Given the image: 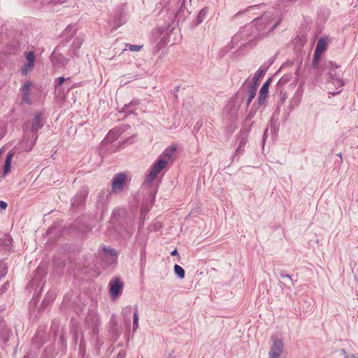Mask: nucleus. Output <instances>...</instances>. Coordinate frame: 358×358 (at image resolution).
I'll return each instance as SVG.
<instances>
[{
	"mask_svg": "<svg viewBox=\"0 0 358 358\" xmlns=\"http://www.w3.org/2000/svg\"><path fill=\"white\" fill-rule=\"evenodd\" d=\"M273 15L271 13H265L261 17H257L251 23L252 32L255 34V37L265 35L273 31L279 24V21L271 24L273 20Z\"/></svg>",
	"mask_w": 358,
	"mask_h": 358,
	"instance_id": "f257e3e1",
	"label": "nucleus"
},
{
	"mask_svg": "<svg viewBox=\"0 0 358 358\" xmlns=\"http://www.w3.org/2000/svg\"><path fill=\"white\" fill-rule=\"evenodd\" d=\"M43 114L41 112H37L34 114V117L29 125V122H26L22 126V129L24 133L27 134L32 131L35 134L32 136L31 143L34 145L38 138V131L44 126L45 121L43 120Z\"/></svg>",
	"mask_w": 358,
	"mask_h": 358,
	"instance_id": "f03ea898",
	"label": "nucleus"
},
{
	"mask_svg": "<svg viewBox=\"0 0 358 358\" xmlns=\"http://www.w3.org/2000/svg\"><path fill=\"white\" fill-rule=\"evenodd\" d=\"M110 196L111 191L109 189H103L98 194L96 206L97 210L100 211L101 215L108 209V205Z\"/></svg>",
	"mask_w": 358,
	"mask_h": 358,
	"instance_id": "7ed1b4c3",
	"label": "nucleus"
},
{
	"mask_svg": "<svg viewBox=\"0 0 358 358\" xmlns=\"http://www.w3.org/2000/svg\"><path fill=\"white\" fill-rule=\"evenodd\" d=\"M168 162L165 159L159 157L153 164L151 171L147 176V180L150 182H152L160 171L165 168Z\"/></svg>",
	"mask_w": 358,
	"mask_h": 358,
	"instance_id": "20e7f679",
	"label": "nucleus"
},
{
	"mask_svg": "<svg viewBox=\"0 0 358 358\" xmlns=\"http://www.w3.org/2000/svg\"><path fill=\"white\" fill-rule=\"evenodd\" d=\"M83 42L84 38L82 36H77L74 38L67 53L73 60L80 57V48Z\"/></svg>",
	"mask_w": 358,
	"mask_h": 358,
	"instance_id": "39448f33",
	"label": "nucleus"
},
{
	"mask_svg": "<svg viewBox=\"0 0 358 358\" xmlns=\"http://www.w3.org/2000/svg\"><path fill=\"white\" fill-rule=\"evenodd\" d=\"M88 194V188L87 187H82L78 192L72 198L71 206L74 208L83 206Z\"/></svg>",
	"mask_w": 358,
	"mask_h": 358,
	"instance_id": "423d86ee",
	"label": "nucleus"
},
{
	"mask_svg": "<svg viewBox=\"0 0 358 358\" xmlns=\"http://www.w3.org/2000/svg\"><path fill=\"white\" fill-rule=\"evenodd\" d=\"M273 343L268 352V358H279L282 352L283 343L277 338H272Z\"/></svg>",
	"mask_w": 358,
	"mask_h": 358,
	"instance_id": "0eeeda50",
	"label": "nucleus"
},
{
	"mask_svg": "<svg viewBox=\"0 0 358 358\" xmlns=\"http://www.w3.org/2000/svg\"><path fill=\"white\" fill-rule=\"evenodd\" d=\"M51 62L55 66L63 68L68 65L70 59L55 50L51 54Z\"/></svg>",
	"mask_w": 358,
	"mask_h": 358,
	"instance_id": "6e6552de",
	"label": "nucleus"
},
{
	"mask_svg": "<svg viewBox=\"0 0 358 358\" xmlns=\"http://www.w3.org/2000/svg\"><path fill=\"white\" fill-rule=\"evenodd\" d=\"M120 333L121 332L118 328L117 320L115 316L113 315L109 322V336L113 342H115L119 338Z\"/></svg>",
	"mask_w": 358,
	"mask_h": 358,
	"instance_id": "1a4fd4ad",
	"label": "nucleus"
},
{
	"mask_svg": "<svg viewBox=\"0 0 358 358\" xmlns=\"http://www.w3.org/2000/svg\"><path fill=\"white\" fill-rule=\"evenodd\" d=\"M77 31L78 28L76 27V24H69L61 34L62 42L69 43L76 35Z\"/></svg>",
	"mask_w": 358,
	"mask_h": 358,
	"instance_id": "9d476101",
	"label": "nucleus"
},
{
	"mask_svg": "<svg viewBox=\"0 0 358 358\" xmlns=\"http://www.w3.org/2000/svg\"><path fill=\"white\" fill-rule=\"evenodd\" d=\"M126 179V175L120 173L115 175L112 182V190L115 192H120L123 189Z\"/></svg>",
	"mask_w": 358,
	"mask_h": 358,
	"instance_id": "9b49d317",
	"label": "nucleus"
},
{
	"mask_svg": "<svg viewBox=\"0 0 358 358\" xmlns=\"http://www.w3.org/2000/svg\"><path fill=\"white\" fill-rule=\"evenodd\" d=\"M110 294L112 298H116L122 292L123 288V283L119 278H115V280H112L110 283Z\"/></svg>",
	"mask_w": 358,
	"mask_h": 358,
	"instance_id": "f8f14e48",
	"label": "nucleus"
},
{
	"mask_svg": "<svg viewBox=\"0 0 358 358\" xmlns=\"http://www.w3.org/2000/svg\"><path fill=\"white\" fill-rule=\"evenodd\" d=\"M273 80V77H270L267 79V80L264 83L262 87H261L259 92V96H258V104L259 106H262L266 99V96L268 93V88L269 85H271Z\"/></svg>",
	"mask_w": 358,
	"mask_h": 358,
	"instance_id": "ddd939ff",
	"label": "nucleus"
},
{
	"mask_svg": "<svg viewBox=\"0 0 358 358\" xmlns=\"http://www.w3.org/2000/svg\"><path fill=\"white\" fill-rule=\"evenodd\" d=\"M87 325L92 329V334L96 335L99 333V327L101 324V321L97 315H92L88 316L86 319Z\"/></svg>",
	"mask_w": 358,
	"mask_h": 358,
	"instance_id": "4468645a",
	"label": "nucleus"
},
{
	"mask_svg": "<svg viewBox=\"0 0 358 358\" xmlns=\"http://www.w3.org/2000/svg\"><path fill=\"white\" fill-rule=\"evenodd\" d=\"M103 251L105 253V256L108 262L113 263L117 261L118 255L115 249L104 246L103 248Z\"/></svg>",
	"mask_w": 358,
	"mask_h": 358,
	"instance_id": "2eb2a0df",
	"label": "nucleus"
},
{
	"mask_svg": "<svg viewBox=\"0 0 358 358\" xmlns=\"http://www.w3.org/2000/svg\"><path fill=\"white\" fill-rule=\"evenodd\" d=\"M328 73L329 76V82L334 85L337 89L341 88L344 85V82L342 80L339 74H337L336 73H332V71H330Z\"/></svg>",
	"mask_w": 358,
	"mask_h": 358,
	"instance_id": "dca6fc26",
	"label": "nucleus"
},
{
	"mask_svg": "<svg viewBox=\"0 0 358 358\" xmlns=\"http://www.w3.org/2000/svg\"><path fill=\"white\" fill-rule=\"evenodd\" d=\"M268 67L262 66L255 73V76L252 78V82L249 83L248 85H255V87H257L259 80L262 76H264V75L266 73Z\"/></svg>",
	"mask_w": 358,
	"mask_h": 358,
	"instance_id": "f3484780",
	"label": "nucleus"
},
{
	"mask_svg": "<svg viewBox=\"0 0 358 358\" xmlns=\"http://www.w3.org/2000/svg\"><path fill=\"white\" fill-rule=\"evenodd\" d=\"M31 82L27 81L21 89L22 101L25 103H29L30 87Z\"/></svg>",
	"mask_w": 358,
	"mask_h": 358,
	"instance_id": "a211bd4d",
	"label": "nucleus"
},
{
	"mask_svg": "<svg viewBox=\"0 0 358 358\" xmlns=\"http://www.w3.org/2000/svg\"><path fill=\"white\" fill-rule=\"evenodd\" d=\"M139 101L138 100H133L129 103L124 105L122 110L120 112H124L127 114H134L135 108L137 105H138Z\"/></svg>",
	"mask_w": 358,
	"mask_h": 358,
	"instance_id": "6ab92c4d",
	"label": "nucleus"
},
{
	"mask_svg": "<svg viewBox=\"0 0 358 358\" xmlns=\"http://www.w3.org/2000/svg\"><path fill=\"white\" fill-rule=\"evenodd\" d=\"M209 8L208 7L203 8L199 13L196 20L194 22V26H198L206 17Z\"/></svg>",
	"mask_w": 358,
	"mask_h": 358,
	"instance_id": "aec40b11",
	"label": "nucleus"
},
{
	"mask_svg": "<svg viewBox=\"0 0 358 358\" xmlns=\"http://www.w3.org/2000/svg\"><path fill=\"white\" fill-rule=\"evenodd\" d=\"M176 151V147L175 145L169 146L165 149V150L159 157H161L162 159H165V160L168 162Z\"/></svg>",
	"mask_w": 358,
	"mask_h": 358,
	"instance_id": "412c9836",
	"label": "nucleus"
},
{
	"mask_svg": "<svg viewBox=\"0 0 358 358\" xmlns=\"http://www.w3.org/2000/svg\"><path fill=\"white\" fill-rule=\"evenodd\" d=\"M248 97L246 101L247 107L250 104L252 99L255 98L257 93V87H255V85H248Z\"/></svg>",
	"mask_w": 358,
	"mask_h": 358,
	"instance_id": "4be33fe9",
	"label": "nucleus"
},
{
	"mask_svg": "<svg viewBox=\"0 0 358 358\" xmlns=\"http://www.w3.org/2000/svg\"><path fill=\"white\" fill-rule=\"evenodd\" d=\"M327 45V41L324 38H320L317 41V43L316 45L315 52L319 53L322 55L323 52L326 50Z\"/></svg>",
	"mask_w": 358,
	"mask_h": 358,
	"instance_id": "5701e85b",
	"label": "nucleus"
},
{
	"mask_svg": "<svg viewBox=\"0 0 358 358\" xmlns=\"http://www.w3.org/2000/svg\"><path fill=\"white\" fill-rule=\"evenodd\" d=\"M13 156V154L12 152H8L6 155V159L3 169V173L4 176L10 171Z\"/></svg>",
	"mask_w": 358,
	"mask_h": 358,
	"instance_id": "b1692460",
	"label": "nucleus"
},
{
	"mask_svg": "<svg viewBox=\"0 0 358 358\" xmlns=\"http://www.w3.org/2000/svg\"><path fill=\"white\" fill-rule=\"evenodd\" d=\"M120 133L118 130H110L106 136V141L107 142H113L117 139Z\"/></svg>",
	"mask_w": 358,
	"mask_h": 358,
	"instance_id": "393cba45",
	"label": "nucleus"
},
{
	"mask_svg": "<svg viewBox=\"0 0 358 358\" xmlns=\"http://www.w3.org/2000/svg\"><path fill=\"white\" fill-rule=\"evenodd\" d=\"M55 297L56 294L55 292L50 291L45 294L42 303L48 305L52 303L55 300Z\"/></svg>",
	"mask_w": 358,
	"mask_h": 358,
	"instance_id": "a878e982",
	"label": "nucleus"
},
{
	"mask_svg": "<svg viewBox=\"0 0 358 358\" xmlns=\"http://www.w3.org/2000/svg\"><path fill=\"white\" fill-rule=\"evenodd\" d=\"M246 143H247V141L245 138H242L239 143H238V145L236 150V152H235V155L233 157V158H234L236 157V155H241L243 152V150H244V148L246 145Z\"/></svg>",
	"mask_w": 358,
	"mask_h": 358,
	"instance_id": "bb28decb",
	"label": "nucleus"
},
{
	"mask_svg": "<svg viewBox=\"0 0 358 358\" xmlns=\"http://www.w3.org/2000/svg\"><path fill=\"white\" fill-rule=\"evenodd\" d=\"M138 327V310L136 306L134 307L133 316V331H136Z\"/></svg>",
	"mask_w": 358,
	"mask_h": 358,
	"instance_id": "cd10ccee",
	"label": "nucleus"
},
{
	"mask_svg": "<svg viewBox=\"0 0 358 358\" xmlns=\"http://www.w3.org/2000/svg\"><path fill=\"white\" fill-rule=\"evenodd\" d=\"M174 273L176 275L179 277L180 279H183L185 278V270L179 265L176 264L174 266Z\"/></svg>",
	"mask_w": 358,
	"mask_h": 358,
	"instance_id": "c85d7f7f",
	"label": "nucleus"
},
{
	"mask_svg": "<svg viewBox=\"0 0 358 358\" xmlns=\"http://www.w3.org/2000/svg\"><path fill=\"white\" fill-rule=\"evenodd\" d=\"M321 55H322L314 52L313 59L312 62L313 68L317 69L318 70L320 69V68L318 67V64L320 60Z\"/></svg>",
	"mask_w": 358,
	"mask_h": 358,
	"instance_id": "c756f323",
	"label": "nucleus"
},
{
	"mask_svg": "<svg viewBox=\"0 0 358 358\" xmlns=\"http://www.w3.org/2000/svg\"><path fill=\"white\" fill-rule=\"evenodd\" d=\"M25 57L27 60V63L29 65L34 64L35 63V55L34 52L32 51H29L25 53Z\"/></svg>",
	"mask_w": 358,
	"mask_h": 358,
	"instance_id": "7c9ffc66",
	"label": "nucleus"
},
{
	"mask_svg": "<svg viewBox=\"0 0 358 358\" xmlns=\"http://www.w3.org/2000/svg\"><path fill=\"white\" fill-rule=\"evenodd\" d=\"M257 107L254 103L252 106V107L245 118V121L250 120L251 119H252L255 117V115L257 113Z\"/></svg>",
	"mask_w": 358,
	"mask_h": 358,
	"instance_id": "2f4dec72",
	"label": "nucleus"
},
{
	"mask_svg": "<svg viewBox=\"0 0 358 358\" xmlns=\"http://www.w3.org/2000/svg\"><path fill=\"white\" fill-rule=\"evenodd\" d=\"M339 67L336 63L332 61H329L326 64L327 69H329V73L332 71V73H336V70Z\"/></svg>",
	"mask_w": 358,
	"mask_h": 358,
	"instance_id": "473e14b6",
	"label": "nucleus"
},
{
	"mask_svg": "<svg viewBox=\"0 0 358 358\" xmlns=\"http://www.w3.org/2000/svg\"><path fill=\"white\" fill-rule=\"evenodd\" d=\"M34 66V64L29 65V63L24 64L21 69L22 74L26 76L29 71L33 69Z\"/></svg>",
	"mask_w": 358,
	"mask_h": 358,
	"instance_id": "72a5a7b5",
	"label": "nucleus"
},
{
	"mask_svg": "<svg viewBox=\"0 0 358 358\" xmlns=\"http://www.w3.org/2000/svg\"><path fill=\"white\" fill-rule=\"evenodd\" d=\"M289 76H282L278 82L277 86L278 87H281L284 84L287 83L289 80Z\"/></svg>",
	"mask_w": 358,
	"mask_h": 358,
	"instance_id": "f704fd0d",
	"label": "nucleus"
},
{
	"mask_svg": "<svg viewBox=\"0 0 358 358\" xmlns=\"http://www.w3.org/2000/svg\"><path fill=\"white\" fill-rule=\"evenodd\" d=\"M125 20L122 19L121 17H115L113 21V24L115 27H118L125 23Z\"/></svg>",
	"mask_w": 358,
	"mask_h": 358,
	"instance_id": "c9c22d12",
	"label": "nucleus"
},
{
	"mask_svg": "<svg viewBox=\"0 0 358 358\" xmlns=\"http://www.w3.org/2000/svg\"><path fill=\"white\" fill-rule=\"evenodd\" d=\"M280 275L281 278H285L286 280H288L291 283L292 285H294V282L293 281L290 275L286 274L283 271H281L280 272Z\"/></svg>",
	"mask_w": 358,
	"mask_h": 358,
	"instance_id": "e433bc0d",
	"label": "nucleus"
},
{
	"mask_svg": "<svg viewBox=\"0 0 358 358\" xmlns=\"http://www.w3.org/2000/svg\"><path fill=\"white\" fill-rule=\"evenodd\" d=\"M127 46H128L129 50L132 51V52L139 51L143 47L142 45H131V44H127Z\"/></svg>",
	"mask_w": 358,
	"mask_h": 358,
	"instance_id": "4c0bfd02",
	"label": "nucleus"
},
{
	"mask_svg": "<svg viewBox=\"0 0 358 358\" xmlns=\"http://www.w3.org/2000/svg\"><path fill=\"white\" fill-rule=\"evenodd\" d=\"M1 245H3L5 247H9L11 244V238L8 236L5 237L3 239L1 240Z\"/></svg>",
	"mask_w": 358,
	"mask_h": 358,
	"instance_id": "58836bf2",
	"label": "nucleus"
},
{
	"mask_svg": "<svg viewBox=\"0 0 358 358\" xmlns=\"http://www.w3.org/2000/svg\"><path fill=\"white\" fill-rule=\"evenodd\" d=\"M66 79L64 78V77H59L56 79V83H57V85H56V89L59 87V86H61L64 82H65Z\"/></svg>",
	"mask_w": 358,
	"mask_h": 358,
	"instance_id": "ea45409f",
	"label": "nucleus"
},
{
	"mask_svg": "<svg viewBox=\"0 0 358 358\" xmlns=\"http://www.w3.org/2000/svg\"><path fill=\"white\" fill-rule=\"evenodd\" d=\"M280 105H281V104H280V102H278V105H277V107H276V108H275V111H274V113H273V117H274V116H276V115H279V113H280Z\"/></svg>",
	"mask_w": 358,
	"mask_h": 358,
	"instance_id": "a19ab883",
	"label": "nucleus"
},
{
	"mask_svg": "<svg viewBox=\"0 0 358 358\" xmlns=\"http://www.w3.org/2000/svg\"><path fill=\"white\" fill-rule=\"evenodd\" d=\"M126 352L124 350H120L117 355V358H125Z\"/></svg>",
	"mask_w": 358,
	"mask_h": 358,
	"instance_id": "79ce46f5",
	"label": "nucleus"
},
{
	"mask_svg": "<svg viewBox=\"0 0 358 358\" xmlns=\"http://www.w3.org/2000/svg\"><path fill=\"white\" fill-rule=\"evenodd\" d=\"M8 206V204L6 202L3 201H0V208L1 209H3V210H5Z\"/></svg>",
	"mask_w": 358,
	"mask_h": 358,
	"instance_id": "37998d69",
	"label": "nucleus"
},
{
	"mask_svg": "<svg viewBox=\"0 0 358 358\" xmlns=\"http://www.w3.org/2000/svg\"><path fill=\"white\" fill-rule=\"evenodd\" d=\"M8 286H9V285H8V282L4 283L3 285L0 288V289L1 290V292H6V290H7Z\"/></svg>",
	"mask_w": 358,
	"mask_h": 358,
	"instance_id": "c03bdc74",
	"label": "nucleus"
},
{
	"mask_svg": "<svg viewBox=\"0 0 358 358\" xmlns=\"http://www.w3.org/2000/svg\"><path fill=\"white\" fill-rule=\"evenodd\" d=\"M287 99L286 94L284 93L281 95L280 100V104L282 105L285 99Z\"/></svg>",
	"mask_w": 358,
	"mask_h": 358,
	"instance_id": "a18cd8bd",
	"label": "nucleus"
},
{
	"mask_svg": "<svg viewBox=\"0 0 358 358\" xmlns=\"http://www.w3.org/2000/svg\"><path fill=\"white\" fill-rule=\"evenodd\" d=\"M171 256H176V255H178V250H177L176 249L173 250L171 252Z\"/></svg>",
	"mask_w": 358,
	"mask_h": 358,
	"instance_id": "49530a36",
	"label": "nucleus"
},
{
	"mask_svg": "<svg viewBox=\"0 0 358 358\" xmlns=\"http://www.w3.org/2000/svg\"><path fill=\"white\" fill-rule=\"evenodd\" d=\"M341 91H342V90L341 89L336 92H330V93L332 94L333 95H335V94L340 93Z\"/></svg>",
	"mask_w": 358,
	"mask_h": 358,
	"instance_id": "de8ad7c7",
	"label": "nucleus"
},
{
	"mask_svg": "<svg viewBox=\"0 0 358 358\" xmlns=\"http://www.w3.org/2000/svg\"><path fill=\"white\" fill-rule=\"evenodd\" d=\"M268 132V129H266L264 131V138H263V141H264L265 140V137H266V133Z\"/></svg>",
	"mask_w": 358,
	"mask_h": 358,
	"instance_id": "09e8293b",
	"label": "nucleus"
},
{
	"mask_svg": "<svg viewBox=\"0 0 358 358\" xmlns=\"http://www.w3.org/2000/svg\"><path fill=\"white\" fill-rule=\"evenodd\" d=\"M341 352L343 355H346V351L345 350L342 349ZM345 357H347V356H345Z\"/></svg>",
	"mask_w": 358,
	"mask_h": 358,
	"instance_id": "8fccbe9b",
	"label": "nucleus"
},
{
	"mask_svg": "<svg viewBox=\"0 0 358 358\" xmlns=\"http://www.w3.org/2000/svg\"><path fill=\"white\" fill-rule=\"evenodd\" d=\"M243 13V12H241V11H239V12H238V13L235 15V16H237V15H240V14H241V13Z\"/></svg>",
	"mask_w": 358,
	"mask_h": 358,
	"instance_id": "3c124183",
	"label": "nucleus"
},
{
	"mask_svg": "<svg viewBox=\"0 0 358 358\" xmlns=\"http://www.w3.org/2000/svg\"><path fill=\"white\" fill-rule=\"evenodd\" d=\"M338 156L340 157V158L342 159V154H341V152L338 153Z\"/></svg>",
	"mask_w": 358,
	"mask_h": 358,
	"instance_id": "603ef678",
	"label": "nucleus"
},
{
	"mask_svg": "<svg viewBox=\"0 0 358 358\" xmlns=\"http://www.w3.org/2000/svg\"><path fill=\"white\" fill-rule=\"evenodd\" d=\"M183 6H184V2L182 3V4L180 6V10H181Z\"/></svg>",
	"mask_w": 358,
	"mask_h": 358,
	"instance_id": "864d4df0",
	"label": "nucleus"
},
{
	"mask_svg": "<svg viewBox=\"0 0 358 358\" xmlns=\"http://www.w3.org/2000/svg\"><path fill=\"white\" fill-rule=\"evenodd\" d=\"M6 272L2 273L1 275V276L5 275H6Z\"/></svg>",
	"mask_w": 358,
	"mask_h": 358,
	"instance_id": "5fc2aeb1",
	"label": "nucleus"
},
{
	"mask_svg": "<svg viewBox=\"0 0 358 358\" xmlns=\"http://www.w3.org/2000/svg\"><path fill=\"white\" fill-rule=\"evenodd\" d=\"M351 357H352V358H356V357H355V355H351Z\"/></svg>",
	"mask_w": 358,
	"mask_h": 358,
	"instance_id": "6e6d98bb",
	"label": "nucleus"
},
{
	"mask_svg": "<svg viewBox=\"0 0 358 358\" xmlns=\"http://www.w3.org/2000/svg\"><path fill=\"white\" fill-rule=\"evenodd\" d=\"M3 292H1V290L0 289V294H1Z\"/></svg>",
	"mask_w": 358,
	"mask_h": 358,
	"instance_id": "4d7b16f0",
	"label": "nucleus"
},
{
	"mask_svg": "<svg viewBox=\"0 0 358 358\" xmlns=\"http://www.w3.org/2000/svg\"><path fill=\"white\" fill-rule=\"evenodd\" d=\"M357 1H358V0H357Z\"/></svg>",
	"mask_w": 358,
	"mask_h": 358,
	"instance_id": "13d9d810",
	"label": "nucleus"
}]
</instances>
